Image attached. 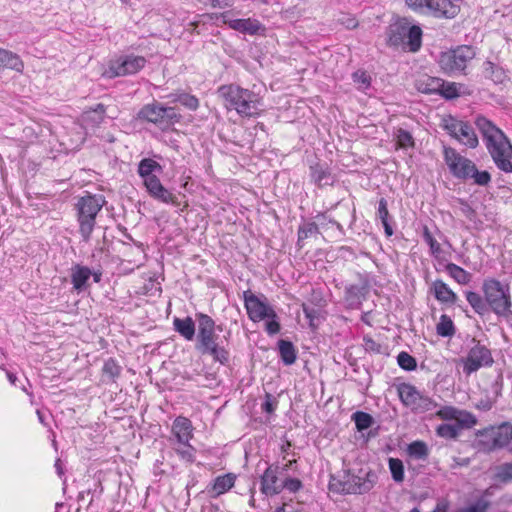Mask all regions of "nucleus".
<instances>
[{
	"label": "nucleus",
	"instance_id": "nucleus-1",
	"mask_svg": "<svg viewBox=\"0 0 512 512\" xmlns=\"http://www.w3.org/2000/svg\"><path fill=\"white\" fill-rule=\"evenodd\" d=\"M475 125L496 167L505 173H512V144L509 138L484 116H478Z\"/></svg>",
	"mask_w": 512,
	"mask_h": 512
},
{
	"label": "nucleus",
	"instance_id": "nucleus-2",
	"mask_svg": "<svg viewBox=\"0 0 512 512\" xmlns=\"http://www.w3.org/2000/svg\"><path fill=\"white\" fill-rule=\"evenodd\" d=\"M227 110H235L241 117H256L260 114L261 98L258 94L238 85H222L217 91Z\"/></svg>",
	"mask_w": 512,
	"mask_h": 512
},
{
	"label": "nucleus",
	"instance_id": "nucleus-3",
	"mask_svg": "<svg viewBox=\"0 0 512 512\" xmlns=\"http://www.w3.org/2000/svg\"><path fill=\"white\" fill-rule=\"evenodd\" d=\"M106 203L101 195L87 194L78 199L75 208L77 211V221L79 224V233L83 241L88 242L94 230L96 216Z\"/></svg>",
	"mask_w": 512,
	"mask_h": 512
},
{
	"label": "nucleus",
	"instance_id": "nucleus-4",
	"mask_svg": "<svg viewBox=\"0 0 512 512\" xmlns=\"http://www.w3.org/2000/svg\"><path fill=\"white\" fill-rule=\"evenodd\" d=\"M482 291L488 304V312L491 310L497 316L505 318L512 314L509 286L494 278H488L483 281Z\"/></svg>",
	"mask_w": 512,
	"mask_h": 512
},
{
	"label": "nucleus",
	"instance_id": "nucleus-5",
	"mask_svg": "<svg viewBox=\"0 0 512 512\" xmlns=\"http://www.w3.org/2000/svg\"><path fill=\"white\" fill-rule=\"evenodd\" d=\"M477 447L484 452H492L506 447L512 439V424L503 422L477 431Z\"/></svg>",
	"mask_w": 512,
	"mask_h": 512
},
{
	"label": "nucleus",
	"instance_id": "nucleus-6",
	"mask_svg": "<svg viewBox=\"0 0 512 512\" xmlns=\"http://www.w3.org/2000/svg\"><path fill=\"white\" fill-rule=\"evenodd\" d=\"M138 118L160 127L162 130L168 129L181 119V115L176 108L164 106L154 101L144 105L137 114Z\"/></svg>",
	"mask_w": 512,
	"mask_h": 512
},
{
	"label": "nucleus",
	"instance_id": "nucleus-7",
	"mask_svg": "<svg viewBox=\"0 0 512 512\" xmlns=\"http://www.w3.org/2000/svg\"><path fill=\"white\" fill-rule=\"evenodd\" d=\"M475 55L476 52L472 46L461 45L455 49L442 52L438 62L445 73L455 74L463 72Z\"/></svg>",
	"mask_w": 512,
	"mask_h": 512
},
{
	"label": "nucleus",
	"instance_id": "nucleus-8",
	"mask_svg": "<svg viewBox=\"0 0 512 512\" xmlns=\"http://www.w3.org/2000/svg\"><path fill=\"white\" fill-rule=\"evenodd\" d=\"M397 391L401 402L415 413H424L436 407V403L430 397L421 394L409 383L400 384Z\"/></svg>",
	"mask_w": 512,
	"mask_h": 512
},
{
	"label": "nucleus",
	"instance_id": "nucleus-9",
	"mask_svg": "<svg viewBox=\"0 0 512 512\" xmlns=\"http://www.w3.org/2000/svg\"><path fill=\"white\" fill-rule=\"evenodd\" d=\"M389 42L395 46L403 44L409 51L416 52L421 47L422 30L415 25L397 24L391 28Z\"/></svg>",
	"mask_w": 512,
	"mask_h": 512
},
{
	"label": "nucleus",
	"instance_id": "nucleus-10",
	"mask_svg": "<svg viewBox=\"0 0 512 512\" xmlns=\"http://www.w3.org/2000/svg\"><path fill=\"white\" fill-rule=\"evenodd\" d=\"M147 63L143 56L129 54L111 60L104 75L108 78L133 75L142 70Z\"/></svg>",
	"mask_w": 512,
	"mask_h": 512
},
{
	"label": "nucleus",
	"instance_id": "nucleus-11",
	"mask_svg": "<svg viewBox=\"0 0 512 512\" xmlns=\"http://www.w3.org/2000/svg\"><path fill=\"white\" fill-rule=\"evenodd\" d=\"M195 316L198 322L195 347L198 352L221 342H226V345L228 344L226 337L221 339L220 336L215 333V321L209 315L197 313Z\"/></svg>",
	"mask_w": 512,
	"mask_h": 512
},
{
	"label": "nucleus",
	"instance_id": "nucleus-12",
	"mask_svg": "<svg viewBox=\"0 0 512 512\" xmlns=\"http://www.w3.org/2000/svg\"><path fill=\"white\" fill-rule=\"evenodd\" d=\"M463 371L466 375H470L478 371L481 367H488L494 363L491 351L485 346L476 342V344L468 351L467 356L462 359Z\"/></svg>",
	"mask_w": 512,
	"mask_h": 512
},
{
	"label": "nucleus",
	"instance_id": "nucleus-13",
	"mask_svg": "<svg viewBox=\"0 0 512 512\" xmlns=\"http://www.w3.org/2000/svg\"><path fill=\"white\" fill-rule=\"evenodd\" d=\"M444 158L451 173L457 178L467 180L476 172V165L453 148L444 149Z\"/></svg>",
	"mask_w": 512,
	"mask_h": 512
},
{
	"label": "nucleus",
	"instance_id": "nucleus-14",
	"mask_svg": "<svg viewBox=\"0 0 512 512\" xmlns=\"http://www.w3.org/2000/svg\"><path fill=\"white\" fill-rule=\"evenodd\" d=\"M244 302L248 316L253 322H259L266 317H276V312L265 298L262 300L250 291H245Z\"/></svg>",
	"mask_w": 512,
	"mask_h": 512
},
{
	"label": "nucleus",
	"instance_id": "nucleus-15",
	"mask_svg": "<svg viewBox=\"0 0 512 512\" xmlns=\"http://www.w3.org/2000/svg\"><path fill=\"white\" fill-rule=\"evenodd\" d=\"M350 475L349 471H344L342 475H332L329 481V490L334 493L364 494L370 484L364 482L361 487H356L351 484Z\"/></svg>",
	"mask_w": 512,
	"mask_h": 512
},
{
	"label": "nucleus",
	"instance_id": "nucleus-16",
	"mask_svg": "<svg viewBox=\"0 0 512 512\" xmlns=\"http://www.w3.org/2000/svg\"><path fill=\"white\" fill-rule=\"evenodd\" d=\"M281 468L277 465H269L260 479V491L266 496H273L281 493L282 481L278 475Z\"/></svg>",
	"mask_w": 512,
	"mask_h": 512
},
{
	"label": "nucleus",
	"instance_id": "nucleus-17",
	"mask_svg": "<svg viewBox=\"0 0 512 512\" xmlns=\"http://www.w3.org/2000/svg\"><path fill=\"white\" fill-rule=\"evenodd\" d=\"M450 134L461 141L469 148H476L479 144L478 137L470 124L463 121H457L447 126Z\"/></svg>",
	"mask_w": 512,
	"mask_h": 512
},
{
	"label": "nucleus",
	"instance_id": "nucleus-18",
	"mask_svg": "<svg viewBox=\"0 0 512 512\" xmlns=\"http://www.w3.org/2000/svg\"><path fill=\"white\" fill-rule=\"evenodd\" d=\"M224 23L228 24L230 28L250 35H255L264 30L261 23L256 19H227V15L224 14Z\"/></svg>",
	"mask_w": 512,
	"mask_h": 512
},
{
	"label": "nucleus",
	"instance_id": "nucleus-19",
	"mask_svg": "<svg viewBox=\"0 0 512 512\" xmlns=\"http://www.w3.org/2000/svg\"><path fill=\"white\" fill-rule=\"evenodd\" d=\"M192 430L191 421L186 417L179 416L173 422L172 434L178 444L188 443L192 438Z\"/></svg>",
	"mask_w": 512,
	"mask_h": 512
},
{
	"label": "nucleus",
	"instance_id": "nucleus-20",
	"mask_svg": "<svg viewBox=\"0 0 512 512\" xmlns=\"http://www.w3.org/2000/svg\"><path fill=\"white\" fill-rule=\"evenodd\" d=\"M367 294L366 285L352 284L345 289V302L351 309L360 308L362 302L365 300Z\"/></svg>",
	"mask_w": 512,
	"mask_h": 512
},
{
	"label": "nucleus",
	"instance_id": "nucleus-21",
	"mask_svg": "<svg viewBox=\"0 0 512 512\" xmlns=\"http://www.w3.org/2000/svg\"><path fill=\"white\" fill-rule=\"evenodd\" d=\"M483 74L486 79L495 84H503L509 79L506 70L502 66L489 60L483 63Z\"/></svg>",
	"mask_w": 512,
	"mask_h": 512
},
{
	"label": "nucleus",
	"instance_id": "nucleus-22",
	"mask_svg": "<svg viewBox=\"0 0 512 512\" xmlns=\"http://www.w3.org/2000/svg\"><path fill=\"white\" fill-rule=\"evenodd\" d=\"M415 86L421 93L438 94L443 88V80L425 75L416 80Z\"/></svg>",
	"mask_w": 512,
	"mask_h": 512
},
{
	"label": "nucleus",
	"instance_id": "nucleus-23",
	"mask_svg": "<svg viewBox=\"0 0 512 512\" xmlns=\"http://www.w3.org/2000/svg\"><path fill=\"white\" fill-rule=\"evenodd\" d=\"M173 327L184 339L191 341L195 337V322L187 316L185 318L175 317L173 320Z\"/></svg>",
	"mask_w": 512,
	"mask_h": 512
},
{
	"label": "nucleus",
	"instance_id": "nucleus-24",
	"mask_svg": "<svg viewBox=\"0 0 512 512\" xmlns=\"http://www.w3.org/2000/svg\"><path fill=\"white\" fill-rule=\"evenodd\" d=\"M433 292L435 298L442 303L455 304L458 300V296L442 280L434 281Z\"/></svg>",
	"mask_w": 512,
	"mask_h": 512
},
{
	"label": "nucleus",
	"instance_id": "nucleus-25",
	"mask_svg": "<svg viewBox=\"0 0 512 512\" xmlns=\"http://www.w3.org/2000/svg\"><path fill=\"white\" fill-rule=\"evenodd\" d=\"M106 108L99 103L95 108L86 110L82 115V120L87 126L98 127L105 119Z\"/></svg>",
	"mask_w": 512,
	"mask_h": 512
},
{
	"label": "nucleus",
	"instance_id": "nucleus-26",
	"mask_svg": "<svg viewBox=\"0 0 512 512\" xmlns=\"http://www.w3.org/2000/svg\"><path fill=\"white\" fill-rule=\"evenodd\" d=\"M71 271V282L73 284V288L77 291H81L85 287L88 279L91 277L92 271L88 267L81 266L79 264L73 266Z\"/></svg>",
	"mask_w": 512,
	"mask_h": 512
},
{
	"label": "nucleus",
	"instance_id": "nucleus-27",
	"mask_svg": "<svg viewBox=\"0 0 512 512\" xmlns=\"http://www.w3.org/2000/svg\"><path fill=\"white\" fill-rule=\"evenodd\" d=\"M202 355H209L215 362L226 365L229 362V351L226 348V342H221L209 348L199 351Z\"/></svg>",
	"mask_w": 512,
	"mask_h": 512
},
{
	"label": "nucleus",
	"instance_id": "nucleus-28",
	"mask_svg": "<svg viewBox=\"0 0 512 512\" xmlns=\"http://www.w3.org/2000/svg\"><path fill=\"white\" fill-rule=\"evenodd\" d=\"M0 66L22 72L24 69V63L16 53L12 51L1 49L0 52Z\"/></svg>",
	"mask_w": 512,
	"mask_h": 512
},
{
	"label": "nucleus",
	"instance_id": "nucleus-29",
	"mask_svg": "<svg viewBox=\"0 0 512 512\" xmlns=\"http://www.w3.org/2000/svg\"><path fill=\"white\" fill-rule=\"evenodd\" d=\"M466 300L472 307L475 313L480 316H484L488 313V304L485 300V295L481 296L479 293L474 291L465 292Z\"/></svg>",
	"mask_w": 512,
	"mask_h": 512
},
{
	"label": "nucleus",
	"instance_id": "nucleus-30",
	"mask_svg": "<svg viewBox=\"0 0 512 512\" xmlns=\"http://www.w3.org/2000/svg\"><path fill=\"white\" fill-rule=\"evenodd\" d=\"M377 216L381 220V223L384 227V232L387 237L393 235L394 231L392 225L390 223V214L388 211V203L385 198H381L378 202V211Z\"/></svg>",
	"mask_w": 512,
	"mask_h": 512
},
{
	"label": "nucleus",
	"instance_id": "nucleus-31",
	"mask_svg": "<svg viewBox=\"0 0 512 512\" xmlns=\"http://www.w3.org/2000/svg\"><path fill=\"white\" fill-rule=\"evenodd\" d=\"M280 358L285 365H292L296 361V350L294 345L287 340H279L278 342Z\"/></svg>",
	"mask_w": 512,
	"mask_h": 512
},
{
	"label": "nucleus",
	"instance_id": "nucleus-32",
	"mask_svg": "<svg viewBox=\"0 0 512 512\" xmlns=\"http://www.w3.org/2000/svg\"><path fill=\"white\" fill-rule=\"evenodd\" d=\"M156 171L157 172H161L162 171V167L155 160L150 159V158H145V159H142L139 162L138 174L143 179H146V178L151 177V176H155L154 172H156Z\"/></svg>",
	"mask_w": 512,
	"mask_h": 512
},
{
	"label": "nucleus",
	"instance_id": "nucleus-33",
	"mask_svg": "<svg viewBox=\"0 0 512 512\" xmlns=\"http://www.w3.org/2000/svg\"><path fill=\"white\" fill-rule=\"evenodd\" d=\"M234 483L235 476L232 473L218 476L214 480L213 491L216 496L221 495L230 490L234 486Z\"/></svg>",
	"mask_w": 512,
	"mask_h": 512
},
{
	"label": "nucleus",
	"instance_id": "nucleus-34",
	"mask_svg": "<svg viewBox=\"0 0 512 512\" xmlns=\"http://www.w3.org/2000/svg\"><path fill=\"white\" fill-rule=\"evenodd\" d=\"M375 480L376 474L371 471L364 472L360 470L358 474L351 473L350 475V482L351 484H354L356 487H361L364 482L370 484V486L364 491V493L369 492L374 487Z\"/></svg>",
	"mask_w": 512,
	"mask_h": 512
},
{
	"label": "nucleus",
	"instance_id": "nucleus-35",
	"mask_svg": "<svg viewBox=\"0 0 512 512\" xmlns=\"http://www.w3.org/2000/svg\"><path fill=\"white\" fill-rule=\"evenodd\" d=\"M446 271L457 283L461 285L468 284L472 277L469 272L454 263H448L446 265Z\"/></svg>",
	"mask_w": 512,
	"mask_h": 512
},
{
	"label": "nucleus",
	"instance_id": "nucleus-36",
	"mask_svg": "<svg viewBox=\"0 0 512 512\" xmlns=\"http://www.w3.org/2000/svg\"><path fill=\"white\" fill-rule=\"evenodd\" d=\"M407 453L410 457L417 460H426L429 456L427 444L423 441H414L407 447Z\"/></svg>",
	"mask_w": 512,
	"mask_h": 512
},
{
	"label": "nucleus",
	"instance_id": "nucleus-37",
	"mask_svg": "<svg viewBox=\"0 0 512 512\" xmlns=\"http://www.w3.org/2000/svg\"><path fill=\"white\" fill-rule=\"evenodd\" d=\"M150 196L162 203L172 204L176 207L180 205L178 198L172 192L166 189L163 185H161L159 188L153 191L150 194Z\"/></svg>",
	"mask_w": 512,
	"mask_h": 512
},
{
	"label": "nucleus",
	"instance_id": "nucleus-38",
	"mask_svg": "<svg viewBox=\"0 0 512 512\" xmlns=\"http://www.w3.org/2000/svg\"><path fill=\"white\" fill-rule=\"evenodd\" d=\"M172 102H179L187 109L195 111L199 107V100L196 96L188 93H179L170 95Z\"/></svg>",
	"mask_w": 512,
	"mask_h": 512
},
{
	"label": "nucleus",
	"instance_id": "nucleus-39",
	"mask_svg": "<svg viewBox=\"0 0 512 512\" xmlns=\"http://www.w3.org/2000/svg\"><path fill=\"white\" fill-rule=\"evenodd\" d=\"M394 136L396 138L398 148L407 149L415 146L412 134L403 128L396 129Z\"/></svg>",
	"mask_w": 512,
	"mask_h": 512
},
{
	"label": "nucleus",
	"instance_id": "nucleus-40",
	"mask_svg": "<svg viewBox=\"0 0 512 512\" xmlns=\"http://www.w3.org/2000/svg\"><path fill=\"white\" fill-rule=\"evenodd\" d=\"M311 177L318 186H324L329 184L330 173L327 169L323 168L320 164H315L310 167Z\"/></svg>",
	"mask_w": 512,
	"mask_h": 512
},
{
	"label": "nucleus",
	"instance_id": "nucleus-41",
	"mask_svg": "<svg viewBox=\"0 0 512 512\" xmlns=\"http://www.w3.org/2000/svg\"><path fill=\"white\" fill-rule=\"evenodd\" d=\"M437 334L442 337H451L455 334V327L451 318L443 314L440 317V321L436 327Z\"/></svg>",
	"mask_w": 512,
	"mask_h": 512
},
{
	"label": "nucleus",
	"instance_id": "nucleus-42",
	"mask_svg": "<svg viewBox=\"0 0 512 512\" xmlns=\"http://www.w3.org/2000/svg\"><path fill=\"white\" fill-rule=\"evenodd\" d=\"M389 469L392 475V479L401 483L404 480V465L402 460L398 458H389L388 460Z\"/></svg>",
	"mask_w": 512,
	"mask_h": 512
},
{
	"label": "nucleus",
	"instance_id": "nucleus-43",
	"mask_svg": "<svg viewBox=\"0 0 512 512\" xmlns=\"http://www.w3.org/2000/svg\"><path fill=\"white\" fill-rule=\"evenodd\" d=\"M490 501L485 497H480L476 501L459 508L456 512H486L490 507Z\"/></svg>",
	"mask_w": 512,
	"mask_h": 512
},
{
	"label": "nucleus",
	"instance_id": "nucleus-44",
	"mask_svg": "<svg viewBox=\"0 0 512 512\" xmlns=\"http://www.w3.org/2000/svg\"><path fill=\"white\" fill-rule=\"evenodd\" d=\"M423 240L430 248V253L435 258H438L439 255L442 252L441 246L438 243V241L433 237L432 233L430 232L429 228L427 226L423 227V233H422Z\"/></svg>",
	"mask_w": 512,
	"mask_h": 512
},
{
	"label": "nucleus",
	"instance_id": "nucleus-45",
	"mask_svg": "<svg viewBox=\"0 0 512 512\" xmlns=\"http://www.w3.org/2000/svg\"><path fill=\"white\" fill-rule=\"evenodd\" d=\"M352 419L354 420L358 431H363V430L368 429L369 427L372 426V424L374 422V419L370 414H368L366 412H362V411L355 412L352 415Z\"/></svg>",
	"mask_w": 512,
	"mask_h": 512
},
{
	"label": "nucleus",
	"instance_id": "nucleus-46",
	"mask_svg": "<svg viewBox=\"0 0 512 512\" xmlns=\"http://www.w3.org/2000/svg\"><path fill=\"white\" fill-rule=\"evenodd\" d=\"M353 82L357 85V89L360 91H366L371 85L370 75L363 70H357L352 74Z\"/></svg>",
	"mask_w": 512,
	"mask_h": 512
},
{
	"label": "nucleus",
	"instance_id": "nucleus-47",
	"mask_svg": "<svg viewBox=\"0 0 512 512\" xmlns=\"http://www.w3.org/2000/svg\"><path fill=\"white\" fill-rule=\"evenodd\" d=\"M397 363L402 369L406 371H413L417 367L416 359L409 353L404 351L398 354Z\"/></svg>",
	"mask_w": 512,
	"mask_h": 512
},
{
	"label": "nucleus",
	"instance_id": "nucleus-48",
	"mask_svg": "<svg viewBox=\"0 0 512 512\" xmlns=\"http://www.w3.org/2000/svg\"><path fill=\"white\" fill-rule=\"evenodd\" d=\"M460 432V428L457 425L454 424H441L437 427V434L440 437L446 438V439H455Z\"/></svg>",
	"mask_w": 512,
	"mask_h": 512
},
{
	"label": "nucleus",
	"instance_id": "nucleus-49",
	"mask_svg": "<svg viewBox=\"0 0 512 512\" xmlns=\"http://www.w3.org/2000/svg\"><path fill=\"white\" fill-rule=\"evenodd\" d=\"M459 428H471L477 423L476 417L467 411L458 410L457 419H456Z\"/></svg>",
	"mask_w": 512,
	"mask_h": 512
},
{
	"label": "nucleus",
	"instance_id": "nucleus-50",
	"mask_svg": "<svg viewBox=\"0 0 512 512\" xmlns=\"http://www.w3.org/2000/svg\"><path fill=\"white\" fill-rule=\"evenodd\" d=\"M318 224L316 222H308L300 226L298 229V243L304 241L308 237L318 234Z\"/></svg>",
	"mask_w": 512,
	"mask_h": 512
},
{
	"label": "nucleus",
	"instance_id": "nucleus-51",
	"mask_svg": "<svg viewBox=\"0 0 512 512\" xmlns=\"http://www.w3.org/2000/svg\"><path fill=\"white\" fill-rule=\"evenodd\" d=\"M495 477L500 482H509L512 480V462H506L496 467Z\"/></svg>",
	"mask_w": 512,
	"mask_h": 512
},
{
	"label": "nucleus",
	"instance_id": "nucleus-52",
	"mask_svg": "<svg viewBox=\"0 0 512 512\" xmlns=\"http://www.w3.org/2000/svg\"><path fill=\"white\" fill-rule=\"evenodd\" d=\"M176 453L180 456L181 459L187 462H193L195 460V448L188 443L186 444H178V447L175 448Z\"/></svg>",
	"mask_w": 512,
	"mask_h": 512
},
{
	"label": "nucleus",
	"instance_id": "nucleus-53",
	"mask_svg": "<svg viewBox=\"0 0 512 512\" xmlns=\"http://www.w3.org/2000/svg\"><path fill=\"white\" fill-rule=\"evenodd\" d=\"M102 371L104 375L114 380L121 374V367L114 359L109 358L107 361H105Z\"/></svg>",
	"mask_w": 512,
	"mask_h": 512
},
{
	"label": "nucleus",
	"instance_id": "nucleus-54",
	"mask_svg": "<svg viewBox=\"0 0 512 512\" xmlns=\"http://www.w3.org/2000/svg\"><path fill=\"white\" fill-rule=\"evenodd\" d=\"M438 94L445 99H454L459 96L458 86L456 83L445 82L443 80V88H441Z\"/></svg>",
	"mask_w": 512,
	"mask_h": 512
},
{
	"label": "nucleus",
	"instance_id": "nucleus-55",
	"mask_svg": "<svg viewBox=\"0 0 512 512\" xmlns=\"http://www.w3.org/2000/svg\"><path fill=\"white\" fill-rule=\"evenodd\" d=\"M316 220H317V224H318V229L319 228H326L328 226V224H332V225H335L336 228L339 230V232L343 233L344 230H343V226L337 222L336 220L332 219V218H329L328 215L326 213H319L316 215Z\"/></svg>",
	"mask_w": 512,
	"mask_h": 512
},
{
	"label": "nucleus",
	"instance_id": "nucleus-56",
	"mask_svg": "<svg viewBox=\"0 0 512 512\" xmlns=\"http://www.w3.org/2000/svg\"><path fill=\"white\" fill-rule=\"evenodd\" d=\"M470 179L473 180L474 184L486 186L491 181V175L488 171H479L476 168V172H473Z\"/></svg>",
	"mask_w": 512,
	"mask_h": 512
},
{
	"label": "nucleus",
	"instance_id": "nucleus-57",
	"mask_svg": "<svg viewBox=\"0 0 512 512\" xmlns=\"http://www.w3.org/2000/svg\"><path fill=\"white\" fill-rule=\"evenodd\" d=\"M303 487L302 482L297 478H286L282 481L281 491L283 489L288 490L291 493L298 492Z\"/></svg>",
	"mask_w": 512,
	"mask_h": 512
},
{
	"label": "nucleus",
	"instance_id": "nucleus-58",
	"mask_svg": "<svg viewBox=\"0 0 512 512\" xmlns=\"http://www.w3.org/2000/svg\"><path fill=\"white\" fill-rule=\"evenodd\" d=\"M265 330L269 335H275L280 331V323L276 317H266Z\"/></svg>",
	"mask_w": 512,
	"mask_h": 512
},
{
	"label": "nucleus",
	"instance_id": "nucleus-59",
	"mask_svg": "<svg viewBox=\"0 0 512 512\" xmlns=\"http://www.w3.org/2000/svg\"><path fill=\"white\" fill-rule=\"evenodd\" d=\"M457 414H458V409H456L454 407H450V406L444 407L438 412V415L440 416V418H442L444 420H456Z\"/></svg>",
	"mask_w": 512,
	"mask_h": 512
},
{
	"label": "nucleus",
	"instance_id": "nucleus-60",
	"mask_svg": "<svg viewBox=\"0 0 512 512\" xmlns=\"http://www.w3.org/2000/svg\"><path fill=\"white\" fill-rule=\"evenodd\" d=\"M277 406V400L274 396H272L269 393H266L265 395V401L262 404V410L267 413H272L276 409Z\"/></svg>",
	"mask_w": 512,
	"mask_h": 512
},
{
	"label": "nucleus",
	"instance_id": "nucleus-61",
	"mask_svg": "<svg viewBox=\"0 0 512 512\" xmlns=\"http://www.w3.org/2000/svg\"><path fill=\"white\" fill-rule=\"evenodd\" d=\"M143 180H144V185H145L149 195L162 185V183L160 182V179L156 175L148 177Z\"/></svg>",
	"mask_w": 512,
	"mask_h": 512
},
{
	"label": "nucleus",
	"instance_id": "nucleus-62",
	"mask_svg": "<svg viewBox=\"0 0 512 512\" xmlns=\"http://www.w3.org/2000/svg\"><path fill=\"white\" fill-rule=\"evenodd\" d=\"M303 312L306 316L307 319H309L310 321V326L314 327L315 326V319L318 318V315H319V312L317 309L313 308V307H309L305 304H303Z\"/></svg>",
	"mask_w": 512,
	"mask_h": 512
},
{
	"label": "nucleus",
	"instance_id": "nucleus-63",
	"mask_svg": "<svg viewBox=\"0 0 512 512\" xmlns=\"http://www.w3.org/2000/svg\"><path fill=\"white\" fill-rule=\"evenodd\" d=\"M460 210L463 215H465L468 219L472 220L475 216V210L465 201L460 200Z\"/></svg>",
	"mask_w": 512,
	"mask_h": 512
},
{
	"label": "nucleus",
	"instance_id": "nucleus-64",
	"mask_svg": "<svg viewBox=\"0 0 512 512\" xmlns=\"http://www.w3.org/2000/svg\"><path fill=\"white\" fill-rule=\"evenodd\" d=\"M494 405V401H492L490 398L481 399L476 403V408L481 411H489L492 409Z\"/></svg>",
	"mask_w": 512,
	"mask_h": 512
}]
</instances>
